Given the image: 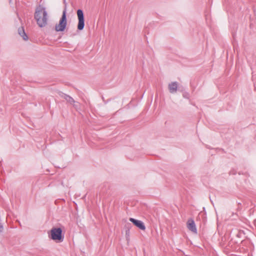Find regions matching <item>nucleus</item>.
Segmentation results:
<instances>
[{"label": "nucleus", "mask_w": 256, "mask_h": 256, "mask_svg": "<svg viewBox=\"0 0 256 256\" xmlns=\"http://www.w3.org/2000/svg\"><path fill=\"white\" fill-rule=\"evenodd\" d=\"M34 18L39 27H44L48 24V20L46 8L40 4L37 6L34 14Z\"/></svg>", "instance_id": "f257e3e1"}, {"label": "nucleus", "mask_w": 256, "mask_h": 256, "mask_svg": "<svg viewBox=\"0 0 256 256\" xmlns=\"http://www.w3.org/2000/svg\"><path fill=\"white\" fill-rule=\"evenodd\" d=\"M48 237L56 242L60 243L64 241V236L60 228H53L48 232Z\"/></svg>", "instance_id": "f03ea898"}, {"label": "nucleus", "mask_w": 256, "mask_h": 256, "mask_svg": "<svg viewBox=\"0 0 256 256\" xmlns=\"http://www.w3.org/2000/svg\"><path fill=\"white\" fill-rule=\"evenodd\" d=\"M67 18H66V10L65 8L62 12V17L60 18L59 22L55 26V30L56 32H64L66 26Z\"/></svg>", "instance_id": "7ed1b4c3"}, {"label": "nucleus", "mask_w": 256, "mask_h": 256, "mask_svg": "<svg viewBox=\"0 0 256 256\" xmlns=\"http://www.w3.org/2000/svg\"><path fill=\"white\" fill-rule=\"evenodd\" d=\"M76 13L78 21V30H82L84 27V12L81 9H78Z\"/></svg>", "instance_id": "20e7f679"}, {"label": "nucleus", "mask_w": 256, "mask_h": 256, "mask_svg": "<svg viewBox=\"0 0 256 256\" xmlns=\"http://www.w3.org/2000/svg\"><path fill=\"white\" fill-rule=\"evenodd\" d=\"M129 220L139 229L143 230H146L145 225L142 220H136L132 218H130Z\"/></svg>", "instance_id": "39448f33"}, {"label": "nucleus", "mask_w": 256, "mask_h": 256, "mask_svg": "<svg viewBox=\"0 0 256 256\" xmlns=\"http://www.w3.org/2000/svg\"><path fill=\"white\" fill-rule=\"evenodd\" d=\"M188 228L195 234H197V229L194 221L192 218L188 220L187 222Z\"/></svg>", "instance_id": "423d86ee"}, {"label": "nucleus", "mask_w": 256, "mask_h": 256, "mask_svg": "<svg viewBox=\"0 0 256 256\" xmlns=\"http://www.w3.org/2000/svg\"><path fill=\"white\" fill-rule=\"evenodd\" d=\"M178 82H172L168 84V90L170 93L174 94L176 92L178 89Z\"/></svg>", "instance_id": "0eeeda50"}, {"label": "nucleus", "mask_w": 256, "mask_h": 256, "mask_svg": "<svg viewBox=\"0 0 256 256\" xmlns=\"http://www.w3.org/2000/svg\"><path fill=\"white\" fill-rule=\"evenodd\" d=\"M18 33L20 36L22 38V39L24 40H28V37L26 34V33L24 28L23 26H21L18 29Z\"/></svg>", "instance_id": "6e6552de"}, {"label": "nucleus", "mask_w": 256, "mask_h": 256, "mask_svg": "<svg viewBox=\"0 0 256 256\" xmlns=\"http://www.w3.org/2000/svg\"><path fill=\"white\" fill-rule=\"evenodd\" d=\"M66 100L69 102L70 104H74L75 102L74 99L70 96H68L66 97Z\"/></svg>", "instance_id": "1a4fd4ad"}, {"label": "nucleus", "mask_w": 256, "mask_h": 256, "mask_svg": "<svg viewBox=\"0 0 256 256\" xmlns=\"http://www.w3.org/2000/svg\"><path fill=\"white\" fill-rule=\"evenodd\" d=\"M59 96L60 97L64 98L65 100L66 98V97L68 96V94H66L62 92H59Z\"/></svg>", "instance_id": "9d476101"}, {"label": "nucleus", "mask_w": 256, "mask_h": 256, "mask_svg": "<svg viewBox=\"0 0 256 256\" xmlns=\"http://www.w3.org/2000/svg\"><path fill=\"white\" fill-rule=\"evenodd\" d=\"M182 96H183L184 98H188V99L189 98V94L187 92H184L182 94Z\"/></svg>", "instance_id": "9b49d317"}, {"label": "nucleus", "mask_w": 256, "mask_h": 256, "mask_svg": "<svg viewBox=\"0 0 256 256\" xmlns=\"http://www.w3.org/2000/svg\"><path fill=\"white\" fill-rule=\"evenodd\" d=\"M236 174V172L234 170H232L230 172V174L235 175Z\"/></svg>", "instance_id": "f8f14e48"}, {"label": "nucleus", "mask_w": 256, "mask_h": 256, "mask_svg": "<svg viewBox=\"0 0 256 256\" xmlns=\"http://www.w3.org/2000/svg\"><path fill=\"white\" fill-rule=\"evenodd\" d=\"M3 230H4L3 224L0 222V232H2Z\"/></svg>", "instance_id": "ddd939ff"}, {"label": "nucleus", "mask_w": 256, "mask_h": 256, "mask_svg": "<svg viewBox=\"0 0 256 256\" xmlns=\"http://www.w3.org/2000/svg\"><path fill=\"white\" fill-rule=\"evenodd\" d=\"M129 232H130V230H126V234H128Z\"/></svg>", "instance_id": "4468645a"}, {"label": "nucleus", "mask_w": 256, "mask_h": 256, "mask_svg": "<svg viewBox=\"0 0 256 256\" xmlns=\"http://www.w3.org/2000/svg\"><path fill=\"white\" fill-rule=\"evenodd\" d=\"M238 205H241V204H242V203H241V202H238Z\"/></svg>", "instance_id": "2eb2a0df"}, {"label": "nucleus", "mask_w": 256, "mask_h": 256, "mask_svg": "<svg viewBox=\"0 0 256 256\" xmlns=\"http://www.w3.org/2000/svg\"><path fill=\"white\" fill-rule=\"evenodd\" d=\"M12 0H10V2H12Z\"/></svg>", "instance_id": "dca6fc26"}]
</instances>
